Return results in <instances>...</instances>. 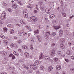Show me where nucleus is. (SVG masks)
Wrapping results in <instances>:
<instances>
[{"instance_id": "40", "label": "nucleus", "mask_w": 74, "mask_h": 74, "mask_svg": "<svg viewBox=\"0 0 74 74\" xmlns=\"http://www.w3.org/2000/svg\"><path fill=\"white\" fill-rule=\"evenodd\" d=\"M24 68H25V69H29V67L24 66Z\"/></svg>"}, {"instance_id": "17", "label": "nucleus", "mask_w": 74, "mask_h": 74, "mask_svg": "<svg viewBox=\"0 0 74 74\" xmlns=\"http://www.w3.org/2000/svg\"><path fill=\"white\" fill-rule=\"evenodd\" d=\"M34 34H38L39 33V30L38 29H37V31H34Z\"/></svg>"}, {"instance_id": "27", "label": "nucleus", "mask_w": 74, "mask_h": 74, "mask_svg": "<svg viewBox=\"0 0 74 74\" xmlns=\"http://www.w3.org/2000/svg\"><path fill=\"white\" fill-rule=\"evenodd\" d=\"M50 18L51 19H53L55 17V15L53 14H51L50 16Z\"/></svg>"}, {"instance_id": "38", "label": "nucleus", "mask_w": 74, "mask_h": 74, "mask_svg": "<svg viewBox=\"0 0 74 74\" xmlns=\"http://www.w3.org/2000/svg\"><path fill=\"white\" fill-rule=\"evenodd\" d=\"M1 37L2 38H5V37H4V36L3 35H1Z\"/></svg>"}, {"instance_id": "20", "label": "nucleus", "mask_w": 74, "mask_h": 74, "mask_svg": "<svg viewBox=\"0 0 74 74\" xmlns=\"http://www.w3.org/2000/svg\"><path fill=\"white\" fill-rule=\"evenodd\" d=\"M5 16H3V17H2V15H1V19L2 20H4L6 18V17H5Z\"/></svg>"}, {"instance_id": "30", "label": "nucleus", "mask_w": 74, "mask_h": 74, "mask_svg": "<svg viewBox=\"0 0 74 74\" xmlns=\"http://www.w3.org/2000/svg\"><path fill=\"white\" fill-rule=\"evenodd\" d=\"M3 42L4 43H5L6 45H7L8 43V42H7V41H6V40H4L3 41Z\"/></svg>"}, {"instance_id": "55", "label": "nucleus", "mask_w": 74, "mask_h": 74, "mask_svg": "<svg viewBox=\"0 0 74 74\" xmlns=\"http://www.w3.org/2000/svg\"><path fill=\"white\" fill-rule=\"evenodd\" d=\"M13 53L14 54V55H16V52L15 51H13Z\"/></svg>"}, {"instance_id": "59", "label": "nucleus", "mask_w": 74, "mask_h": 74, "mask_svg": "<svg viewBox=\"0 0 74 74\" xmlns=\"http://www.w3.org/2000/svg\"><path fill=\"white\" fill-rule=\"evenodd\" d=\"M60 25L57 26V29H59V28H60Z\"/></svg>"}, {"instance_id": "49", "label": "nucleus", "mask_w": 74, "mask_h": 74, "mask_svg": "<svg viewBox=\"0 0 74 74\" xmlns=\"http://www.w3.org/2000/svg\"><path fill=\"white\" fill-rule=\"evenodd\" d=\"M37 38H38H38H39L40 37V35H38L37 36H36Z\"/></svg>"}, {"instance_id": "5", "label": "nucleus", "mask_w": 74, "mask_h": 74, "mask_svg": "<svg viewBox=\"0 0 74 74\" xmlns=\"http://www.w3.org/2000/svg\"><path fill=\"white\" fill-rule=\"evenodd\" d=\"M24 55L25 58H29L30 56V54L27 52H25L24 53Z\"/></svg>"}, {"instance_id": "34", "label": "nucleus", "mask_w": 74, "mask_h": 74, "mask_svg": "<svg viewBox=\"0 0 74 74\" xmlns=\"http://www.w3.org/2000/svg\"><path fill=\"white\" fill-rule=\"evenodd\" d=\"M3 55H4V56H6L7 55V52H4L3 51Z\"/></svg>"}, {"instance_id": "52", "label": "nucleus", "mask_w": 74, "mask_h": 74, "mask_svg": "<svg viewBox=\"0 0 74 74\" xmlns=\"http://www.w3.org/2000/svg\"><path fill=\"white\" fill-rule=\"evenodd\" d=\"M21 32L23 33L24 32V29H21Z\"/></svg>"}, {"instance_id": "35", "label": "nucleus", "mask_w": 74, "mask_h": 74, "mask_svg": "<svg viewBox=\"0 0 74 74\" xmlns=\"http://www.w3.org/2000/svg\"><path fill=\"white\" fill-rule=\"evenodd\" d=\"M7 28H5L3 29V30L5 32H6L7 31Z\"/></svg>"}, {"instance_id": "44", "label": "nucleus", "mask_w": 74, "mask_h": 74, "mask_svg": "<svg viewBox=\"0 0 74 74\" xmlns=\"http://www.w3.org/2000/svg\"><path fill=\"white\" fill-rule=\"evenodd\" d=\"M71 59H72L73 60H74V56H71Z\"/></svg>"}, {"instance_id": "36", "label": "nucleus", "mask_w": 74, "mask_h": 74, "mask_svg": "<svg viewBox=\"0 0 74 74\" xmlns=\"http://www.w3.org/2000/svg\"><path fill=\"white\" fill-rule=\"evenodd\" d=\"M8 11H9V12H12V9L10 8H8Z\"/></svg>"}, {"instance_id": "43", "label": "nucleus", "mask_w": 74, "mask_h": 74, "mask_svg": "<svg viewBox=\"0 0 74 74\" xmlns=\"http://www.w3.org/2000/svg\"><path fill=\"white\" fill-rule=\"evenodd\" d=\"M74 17V15H72L69 18V19H72V18H73V17Z\"/></svg>"}, {"instance_id": "46", "label": "nucleus", "mask_w": 74, "mask_h": 74, "mask_svg": "<svg viewBox=\"0 0 74 74\" xmlns=\"http://www.w3.org/2000/svg\"><path fill=\"white\" fill-rule=\"evenodd\" d=\"M10 46L12 47H14V44H11L10 45Z\"/></svg>"}, {"instance_id": "48", "label": "nucleus", "mask_w": 74, "mask_h": 74, "mask_svg": "<svg viewBox=\"0 0 74 74\" xmlns=\"http://www.w3.org/2000/svg\"><path fill=\"white\" fill-rule=\"evenodd\" d=\"M18 33L19 34H22V33H23V32H22L21 31H19L18 32Z\"/></svg>"}, {"instance_id": "8", "label": "nucleus", "mask_w": 74, "mask_h": 74, "mask_svg": "<svg viewBox=\"0 0 74 74\" xmlns=\"http://www.w3.org/2000/svg\"><path fill=\"white\" fill-rule=\"evenodd\" d=\"M30 66L32 69H34L35 70V69L36 67V66L34 64H32L30 65Z\"/></svg>"}, {"instance_id": "29", "label": "nucleus", "mask_w": 74, "mask_h": 74, "mask_svg": "<svg viewBox=\"0 0 74 74\" xmlns=\"http://www.w3.org/2000/svg\"><path fill=\"white\" fill-rule=\"evenodd\" d=\"M61 41L62 42H64V41H65V39L63 38H62L61 39Z\"/></svg>"}, {"instance_id": "24", "label": "nucleus", "mask_w": 74, "mask_h": 74, "mask_svg": "<svg viewBox=\"0 0 74 74\" xmlns=\"http://www.w3.org/2000/svg\"><path fill=\"white\" fill-rule=\"evenodd\" d=\"M61 14L62 15V16H64V17H66V13H64V12H62Z\"/></svg>"}, {"instance_id": "25", "label": "nucleus", "mask_w": 74, "mask_h": 74, "mask_svg": "<svg viewBox=\"0 0 74 74\" xmlns=\"http://www.w3.org/2000/svg\"><path fill=\"white\" fill-rule=\"evenodd\" d=\"M66 54L67 55H71L70 51L69 50L67 51L66 52Z\"/></svg>"}, {"instance_id": "57", "label": "nucleus", "mask_w": 74, "mask_h": 74, "mask_svg": "<svg viewBox=\"0 0 74 74\" xmlns=\"http://www.w3.org/2000/svg\"><path fill=\"white\" fill-rule=\"evenodd\" d=\"M55 45V44L54 43H53L51 45V46L52 47H54V46Z\"/></svg>"}, {"instance_id": "9", "label": "nucleus", "mask_w": 74, "mask_h": 74, "mask_svg": "<svg viewBox=\"0 0 74 74\" xmlns=\"http://www.w3.org/2000/svg\"><path fill=\"white\" fill-rule=\"evenodd\" d=\"M44 59L45 60H48L50 59V57L48 56H45L44 57Z\"/></svg>"}, {"instance_id": "15", "label": "nucleus", "mask_w": 74, "mask_h": 74, "mask_svg": "<svg viewBox=\"0 0 74 74\" xmlns=\"http://www.w3.org/2000/svg\"><path fill=\"white\" fill-rule=\"evenodd\" d=\"M52 69H53V67L52 66H50L48 68V70L49 72H50L51 71H52Z\"/></svg>"}, {"instance_id": "51", "label": "nucleus", "mask_w": 74, "mask_h": 74, "mask_svg": "<svg viewBox=\"0 0 74 74\" xmlns=\"http://www.w3.org/2000/svg\"><path fill=\"white\" fill-rule=\"evenodd\" d=\"M26 34H27V33H26V32L24 33V34H23V36H24L25 35H26Z\"/></svg>"}, {"instance_id": "58", "label": "nucleus", "mask_w": 74, "mask_h": 74, "mask_svg": "<svg viewBox=\"0 0 74 74\" xmlns=\"http://www.w3.org/2000/svg\"><path fill=\"white\" fill-rule=\"evenodd\" d=\"M18 51L19 52H22V50L20 49H18Z\"/></svg>"}, {"instance_id": "14", "label": "nucleus", "mask_w": 74, "mask_h": 74, "mask_svg": "<svg viewBox=\"0 0 74 74\" xmlns=\"http://www.w3.org/2000/svg\"><path fill=\"white\" fill-rule=\"evenodd\" d=\"M56 69L58 70H60L61 69V66L59 65L57 66L56 67Z\"/></svg>"}, {"instance_id": "39", "label": "nucleus", "mask_w": 74, "mask_h": 74, "mask_svg": "<svg viewBox=\"0 0 74 74\" xmlns=\"http://www.w3.org/2000/svg\"><path fill=\"white\" fill-rule=\"evenodd\" d=\"M40 68L42 70H44V66H41Z\"/></svg>"}, {"instance_id": "54", "label": "nucleus", "mask_w": 74, "mask_h": 74, "mask_svg": "<svg viewBox=\"0 0 74 74\" xmlns=\"http://www.w3.org/2000/svg\"><path fill=\"white\" fill-rule=\"evenodd\" d=\"M60 1L61 3H63V1L62 0H60Z\"/></svg>"}, {"instance_id": "45", "label": "nucleus", "mask_w": 74, "mask_h": 74, "mask_svg": "<svg viewBox=\"0 0 74 74\" xmlns=\"http://www.w3.org/2000/svg\"><path fill=\"white\" fill-rule=\"evenodd\" d=\"M7 26L8 27H11V24H9Z\"/></svg>"}, {"instance_id": "3", "label": "nucleus", "mask_w": 74, "mask_h": 74, "mask_svg": "<svg viewBox=\"0 0 74 74\" xmlns=\"http://www.w3.org/2000/svg\"><path fill=\"white\" fill-rule=\"evenodd\" d=\"M23 16L25 18H27L28 17V14L27 12L25 11H24L23 12Z\"/></svg>"}, {"instance_id": "60", "label": "nucleus", "mask_w": 74, "mask_h": 74, "mask_svg": "<svg viewBox=\"0 0 74 74\" xmlns=\"http://www.w3.org/2000/svg\"><path fill=\"white\" fill-rule=\"evenodd\" d=\"M61 56L62 57H64V54H62V55H61Z\"/></svg>"}, {"instance_id": "2", "label": "nucleus", "mask_w": 74, "mask_h": 74, "mask_svg": "<svg viewBox=\"0 0 74 74\" xmlns=\"http://www.w3.org/2000/svg\"><path fill=\"white\" fill-rule=\"evenodd\" d=\"M30 19L32 21L36 22L37 21V18L35 16H32L30 17Z\"/></svg>"}, {"instance_id": "18", "label": "nucleus", "mask_w": 74, "mask_h": 74, "mask_svg": "<svg viewBox=\"0 0 74 74\" xmlns=\"http://www.w3.org/2000/svg\"><path fill=\"white\" fill-rule=\"evenodd\" d=\"M44 56H44V55L42 54L40 55L39 56L40 59H44Z\"/></svg>"}, {"instance_id": "61", "label": "nucleus", "mask_w": 74, "mask_h": 74, "mask_svg": "<svg viewBox=\"0 0 74 74\" xmlns=\"http://www.w3.org/2000/svg\"><path fill=\"white\" fill-rule=\"evenodd\" d=\"M3 4L4 5H5V6L7 5V4H6V3H3Z\"/></svg>"}, {"instance_id": "10", "label": "nucleus", "mask_w": 74, "mask_h": 74, "mask_svg": "<svg viewBox=\"0 0 74 74\" xmlns=\"http://www.w3.org/2000/svg\"><path fill=\"white\" fill-rule=\"evenodd\" d=\"M1 15H2V17H3V16H5V18H6V16L7 15L6 14V12L4 11L3 12Z\"/></svg>"}, {"instance_id": "62", "label": "nucleus", "mask_w": 74, "mask_h": 74, "mask_svg": "<svg viewBox=\"0 0 74 74\" xmlns=\"http://www.w3.org/2000/svg\"><path fill=\"white\" fill-rule=\"evenodd\" d=\"M70 71H73V72H74V69H72V70H71Z\"/></svg>"}, {"instance_id": "63", "label": "nucleus", "mask_w": 74, "mask_h": 74, "mask_svg": "<svg viewBox=\"0 0 74 74\" xmlns=\"http://www.w3.org/2000/svg\"><path fill=\"white\" fill-rule=\"evenodd\" d=\"M13 55H12V54H10V55H9V57H11V56H13Z\"/></svg>"}, {"instance_id": "53", "label": "nucleus", "mask_w": 74, "mask_h": 74, "mask_svg": "<svg viewBox=\"0 0 74 74\" xmlns=\"http://www.w3.org/2000/svg\"><path fill=\"white\" fill-rule=\"evenodd\" d=\"M46 29H49V26L47 25L46 26Z\"/></svg>"}, {"instance_id": "41", "label": "nucleus", "mask_w": 74, "mask_h": 74, "mask_svg": "<svg viewBox=\"0 0 74 74\" xmlns=\"http://www.w3.org/2000/svg\"><path fill=\"white\" fill-rule=\"evenodd\" d=\"M53 23H54V24H57V21H53Z\"/></svg>"}, {"instance_id": "37", "label": "nucleus", "mask_w": 74, "mask_h": 74, "mask_svg": "<svg viewBox=\"0 0 74 74\" xmlns=\"http://www.w3.org/2000/svg\"><path fill=\"white\" fill-rule=\"evenodd\" d=\"M30 48L31 49H33L34 48H33V46L31 45L30 46Z\"/></svg>"}, {"instance_id": "4", "label": "nucleus", "mask_w": 74, "mask_h": 74, "mask_svg": "<svg viewBox=\"0 0 74 74\" xmlns=\"http://www.w3.org/2000/svg\"><path fill=\"white\" fill-rule=\"evenodd\" d=\"M46 12H47V14H49L51 12V9L49 8H47L45 10Z\"/></svg>"}, {"instance_id": "26", "label": "nucleus", "mask_w": 74, "mask_h": 74, "mask_svg": "<svg viewBox=\"0 0 74 74\" xmlns=\"http://www.w3.org/2000/svg\"><path fill=\"white\" fill-rule=\"evenodd\" d=\"M53 60L55 62H58L59 60V59L57 58H54L53 59Z\"/></svg>"}, {"instance_id": "32", "label": "nucleus", "mask_w": 74, "mask_h": 74, "mask_svg": "<svg viewBox=\"0 0 74 74\" xmlns=\"http://www.w3.org/2000/svg\"><path fill=\"white\" fill-rule=\"evenodd\" d=\"M57 53L58 55H61L62 54V52L61 51H59L57 52Z\"/></svg>"}, {"instance_id": "50", "label": "nucleus", "mask_w": 74, "mask_h": 74, "mask_svg": "<svg viewBox=\"0 0 74 74\" xmlns=\"http://www.w3.org/2000/svg\"><path fill=\"white\" fill-rule=\"evenodd\" d=\"M15 58V57L14 55H13V56H12V59H14Z\"/></svg>"}, {"instance_id": "11", "label": "nucleus", "mask_w": 74, "mask_h": 74, "mask_svg": "<svg viewBox=\"0 0 74 74\" xmlns=\"http://www.w3.org/2000/svg\"><path fill=\"white\" fill-rule=\"evenodd\" d=\"M35 63L36 65H38V64H40L41 63V61H40L36 60L35 62Z\"/></svg>"}, {"instance_id": "47", "label": "nucleus", "mask_w": 74, "mask_h": 74, "mask_svg": "<svg viewBox=\"0 0 74 74\" xmlns=\"http://www.w3.org/2000/svg\"><path fill=\"white\" fill-rule=\"evenodd\" d=\"M18 44H21V43H22V41L21 40H19L18 41Z\"/></svg>"}, {"instance_id": "12", "label": "nucleus", "mask_w": 74, "mask_h": 74, "mask_svg": "<svg viewBox=\"0 0 74 74\" xmlns=\"http://www.w3.org/2000/svg\"><path fill=\"white\" fill-rule=\"evenodd\" d=\"M40 9L41 11H44L45 10L44 5H40Z\"/></svg>"}, {"instance_id": "1", "label": "nucleus", "mask_w": 74, "mask_h": 74, "mask_svg": "<svg viewBox=\"0 0 74 74\" xmlns=\"http://www.w3.org/2000/svg\"><path fill=\"white\" fill-rule=\"evenodd\" d=\"M49 35L51 36V34L49 32H48L46 33V34L45 36V38L46 40H48L49 38Z\"/></svg>"}, {"instance_id": "13", "label": "nucleus", "mask_w": 74, "mask_h": 74, "mask_svg": "<svg viewBox=\"0 0 74 74\" xmlns=\"http://www.w3.org/2000/svg\"><path fill=\"white\" fill-rule=\"evenodd\" d=\"M12 7L13 8H17L18 5L16 4H12Z\"/></svg>"}, {"instance_id": "23", "label": "nucleus", "mask_w": 74, "mask_h": 74, "mask_svg": "<svg viewBox=\"0 0 74 74\" xmlns=\"http://www.w3.org/2000/svg\"><path fill=\"white\" fill-rule=\"evenodd\" d=\"M27 7H28V8H30V9H31V10H32V8H33V7H32L31 6V5L30 4L29 5L27 6Z\"/></svg>"}, {"instance_id": "7", "label": "nucleus", "mask_w": 74, "mask_h": 74, "mask_svg": "<svg viewBox=\"0 0 74 74\" xmlns=\"http://www.w3.org/2000/svg\"><path fill=\"white\" fill-rule=\"evenodd\" d=\"M63 32L62 30H60L59 32V36L60 37H62L63 35Z\"/></svg>"}, {"instance_id": "42", "label": "nucleus", "mask_w": 74, "mask_h": 74, "mask_svg": "<svg viewBox=\"0 0 74 74\" xmlns=\"http://www.w3.org/2000/svg\"><path fill=\"white\" fill-rule=\"evenodd\" d=\"M31 41L32 42H33L34 41V39L33 38H31Z\"/></svg>"}, {"instance_id": "33", "label": "nucleus", "mask_w": 74, "mask_h": 74, "mask_svg": "<svg viewBox=\"0 0 74 74\" xmlns=\"http://www.w3.org/2000/svg\"><path fill=\"white\" fill-rule=\"evenodd\" d=\"M42 3H43L42 1H40L38 3L39 4V5H42Z\"/></svg>"}, {"instance_id": "22", "label": "nucleus", "mask_w": 74, "mask_h": 74, "mask_svg": "<svg viewBox=\"0 0 74 74\" xmlns=\"http://www.w3.org/2000/svg\"><path fill=\"white\" fill-rule=\"evenodd\" d=\"M44 19L45 21V22L46 23H47V22H48V18L47 17H45L44 18Z\"/></svg>"}, {"instance_id": "56", "label": "nucleus", "mask_w": 74, "mask_h": 74, "mask_svg": "<svg viewBox=\"0 0 74 74\" xmlns=\"http://www.w3.org/2000/svg\"><path fill=\"white\" fill-rule=\"evenodd\" d=\"M3 21H0V24H3Z\"/></svg>"}, {"instance_id": "21", "label": "nucleus", "mask_w": 74, "mask_h": 74, "mask_svg": "<svg viewBox=\"0 0 74 74\" xmlns=\"http://www.w3.org/2000/svg\"><path fill=\"white\" fill-rule=\"evenodd\" d=\"M14 33V31L12 29H11L10 32V34H12Z\"/></svg>"}, {"instance_id": "16", "label": "nucleus", "mask_w": 74, "mask_h": 74, "mask_svg": "<svg viewBox=\"0 0 74 74\" xmlns=\"http://www.w3.org/2000/svg\"><path fill=\"white\" fill-rule=\"evenodd\" d=\"M22 48L23 49H28V47L25 45L23 46Z\"/></svg>"}, {"instance_id": "64", "label": "nucleus", "mask_w": 74, "mask_h": 74, "mask_svg": "<svg viewBox=\"0 0 74 74\" xmlns=\"http://www.w3.org/2000/svg\"><path fill=\"white\" fill-rule=\"evenodd\" d=\"M34 13H37V12H38L37 10H34Z\"/></svg>"}, {"instance_id": "28", "label": "nucleus", "mask_w": 74, "mask_h": 74, "mask_svg": "<svg viewBox=\"0 0 74 74\" xmlns=\"http://www.w3.org/2000/svg\"><path fill=\"white\" fill-rule=\"evenodd\" d=\"M20 23H21L22 24V25H23V24H25V22L23 21V20H20Z\"/></svg>"}, {"instance_id": "6", "label": "nucleus", "mask_w": 74, "mask_h": 74, "mask_svg": "<svg viewBox=\"0 0 74 74\" xmlns=\"http://www.w3.org/2000/svg\"><path fill=\"white\" fill-rule=\"evenodd\" d=\"M50 55L51 56H53L54 55L55 53V50H52L50 51Z\"/></svg>"}, {"instance_id": "31", "label": "nucleus", "mask_w": 74, "mask_h": 74, "mask_svg": "<svg viewBox=\"0 0 74 74\" xmlns=\"http://www.w3.org/2000/svg\"><path fill=\"white\" fill-rule=\"evenodd\" d=\"M51 34L52 36H55L56 34V32H53L51 33Z\"/></svg>"}, {"instance_id": "19", "label": "nucleus", "mask_w": 74, "mask_h": 74, "mask_svg": "<svg viewBox=\"0 0 74 74\" xmlns=\"http://www.w3.org/2000/svg\"><path fill=\"white\" fill-rule=\"evenodd\" d=\"M60 47L61 48H62V49H64V48H65V47L64 46V45L63 44H61L60 45Z\"/></svg>"}]
</instances>
